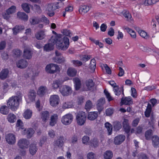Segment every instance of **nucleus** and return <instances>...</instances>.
Returning <instances> with one entry per match:
<instances>
[{
	"label": "nucleus",
	"instance_id": "nucleus-48",
	"mask_svg": "<svg viewBox=\"0 0 159 159\" xmlns=\"http://www.w3.org/2000/svg\"><path fill=\"white\" fill-rule=\"evenodd\" d=\"M26 133L27 138H30L34 133V131L32 128H30L28 129Z\"/></svg>",
	"mask_w": 159,
	"mask_h": 159
},
{
	"label": "nucleus",
	"instance_id": "nucleus-12",
	"mask_svg": "<svg viewBox=\"0 0 159 159\" xmlns=\"http://www.w3.org/2000/svg\"><path fill=\"white\" fill-rule=\"evenodd\" d=\"M123 127L126 133L128 134L130 132V127L129 125L128 120L124 119L122 123Z\"/></svg>",
	"mask_w": 159,
	"mask_h": 159
},
{
	"label": "nucleus",
	"instance_id": "nucleus-41",
	"mask_svg": "<svg viewBox=\"0 0 159 159\" xmlns=\"http://www.w3.org/2000/svg\"><path fill=\"white\" fill-rule=\"evenodd\" d=\"M138 32L140 36L145 39H148L149 38V35L144 30H139Z\"/></svg>",
	"mask_w": 159,
	"mask_h": 159
},
{
	"label": "nucleus",
	"instance_id": "nucleus-36",
	"mask_svg": "<svg viewBox=\"0 0 159 159\" xmlns=\"http://www.w3.org/2000/svg\"><path fill=\"white\" fill-rule=\"evenodd\" d=\"M151 111L152 105L151 104L148 103V104L147 108L144 112L145 115L146 117H149L150 116Z\"/></svg>",
	"mask_w": 159,
	"mask_h": 159
},
{
	"label": "nucleus",
	"instance_id": "nucleus-58",
	"mask_svg": "<svg viewBox=\"0 0 159 159\" xmlns=\"http://www.w3.org/2000/svg\"><path fill=\"white\" fill-rule=\"evenodd\" d=\"M114 110L113 109L111 108H109L106 109V113L107 116H110L111 115L113 112Z\"/></svg>",
	"mask_w": 159,
	"mask_h": 159
},
{
	"label": "nucleus",
	"instance_id": "nucleus-32",
	"mask_svg": "<svg viewBox=\"0 0 159 159\" xmlns=\"http://www.w3.org/2000/svg\"><path fill=\"white\" fill-rule=\"evenodd\" d=\"M76 70L74 68H69L67 71V75L70 77L75 76L76 74Z\"/></svg>",
	"mask_w": 159,
	"mask_h": 159
},
{
	"label": "nucleus",
	"instance_id": "nucleus-33",
	"mask_svg": "<svg viewBox=\"0 0 159 159\" xmlns=\"http://www.w3.org/2000/svg\"><path fill=\"white\" fill-rule=\"evenodd\" d=\"M35 144H31L30 148V153L32 155H34L36 153L38 148L36 146Z\"/></svg>",
	"mask_w": 159,
	"mask_h": 159
},
{
	"label": "nucleus",
	"instance_id": "nucleus-35",
	"mask_svg": "<svg viewBox=\"0 0 159 159\" xmlns=\"http://www.w3.org/2000/svg\"><path fill=\"white\" fill-rule=\"evenodd\" d=\"M49 114L48 111H43L41 113V118L45 122L49 118Z\"/></svg>",
	"mask_w": 159,
	"mask_h": 159
},
{
	"label": "nucleus",
	"instance_id": "nucleus-26",
	"mask_svg": "<svg viewBox=\"0 0 159 159\" xmlns=\"http://www.w3.org/2000/svg\"><path fill=\"white\" fill-rule=\"evenodd\" d=\"M50 125L51 126H53L57 123L58 119V116L57 114H54L51 116Z\"/></svg>",
	"mask_w": 159,
	"mask_h": 159
},
{
	"label": "nucleus",
	"instance_id": "nucleus-2",
	"mask_svg": "<svg viewBox=\"0 0 159 159\" xmlns=\"http://www.w3.org/2000/svg\"><path fill=\"white\" fill-rule=\"evenodd\" d=\"M22 99V95L19 91L16 93V95L10 98L8 100L7 105L12 111H15L18 108L20 102Z\"/></svg>",
	"mask_w": 159,
	"mask_h": 159
},
{
	"label": "nucleus",
	"instance_id": "nucleus-38",
	"mask_svg": "<svg viewBox=\"0 0 159 159\" xmlns=\"http://www.w3.org/2000/svg\"><path fill=\"white\" fill-rule=\"evenodd\" d=\"M8 121L10 123H14L16 120V116L13 113H10L7 117Z\"/></svg>",
	"mask_w": 159,
	"mask_h": 159
},
{
	"label": "nucleus",
	"instance_id": "nucleus-57",
	"mask_svg": "<svg viewBox=\"0 0 159 159\" xmlns=\"http://www.w3.org/2000/svg\"><path fill=\"white\" fill-rule=\"evenodd\" d=\"M92 102L89 100H88L86 102L85 104V108L87 110H89L92 108Z\"/></svg>",
	"mask_w": 159,
	"mask_h": 159
},
{
	"label": "nucleus",
	"instance_id": "nucleus-44",
	"mask_svg": "<svg viewBox=\"0 0 159 159\" xmlns=\"http://www.w3.org/2000/svg\"><path fill=\"white\" fill-rule=\"evenodd\" d=\"M122 127L121 123L119 121H115L114 123V129L115 131L119 130Z\"/></svg>",
	"mask_w": 159,
	"mask_h": 159
},
{
	"label": "nucleus",
	"instance_id": "nucleus-28",
	"mask_svg": "<svg viewBox=\"0 0 159 159\" xmlns=\"http://www.w3.org/2000/svg\"><path fill=\"white\" fill-rule=\"evenodd\" d=\"M50 74H54L56 72H59L60 71L59 67L56 64H52Z\"/></svg>",
	"mask_w": 159,
	"mask_h": 159
},
{
	"label": "nucleus",
	"instance_id": "nucleus-59",
	"mask_svg": "<svg viewBox=\"0 0 159 159\" xmlns=\"http://www.w3.org/2000/svg\"><path fill=\"white\" fill-rule=\"evenodd\" d=\"M104 93L108 101L110 102L113 100V98L111 96L110 93L107 91L105 90Z\"/></svg>",
	"mask_w": 159,
	"mask_h": 159
},
{
	"label": "nucleus",
	"instance_id": "nucleus-14",
	"mask_svg": "<svg viewBox=\"0 0 159 159\" xmlns=\"http://www.w3.org/2000/svg\"><path fill=\"white\" fill-rule=\"evenodd\" d=\"M105 102V100L103 98H101L98 100L97 107L98 111H100L102 110L103 109V105Z\"/></svg>",
	"mask_w": 159,
	"mask_h": 159
},
{
	"label": "nucleus",
	"instance_id": "nucleus-15",
	"mask_svg": "<svg viewBox=\"0 0 159 159\" xmlns=\"http://www.w3.org/2000/svg\"><path fill=\"white\" fill-rule=\"evenodd\" d=\"M9 71L7 69H2L0 72V78L2 80L6 79L8 76Z\"/></svg>",
	"mask_w": 159,
	"mask_h": 159
},
{
	"label": "nucleus",
	"instance_id": "nucleus-49",
	"mask_svg": "<svg viewBox=\"0 0 159 159\" xmlns=\"http://www.w3.org/2000/svg\"><path fill=\"white\" fill-rule=\"evenodd\" d=\"M16 7L14 6H12L6 11V12L9 14L10 15L15 12L16 10Z\"/></svg>",
	"mask_w": 159,
	"mask_h": 159
},
{
	"label": "nucleus",
	"instance_id": "nucleus-18",
	"mask_svg": "<svg viewBox=\"0 0 159 159\" xmlns=\"http://www.w3.org/2000/svg\"><path fill=\"white\" fill-rule=\"evenodd\" d=\"M64 81L60 79H57L53 81L52 84V87L54 89H57L60 88V85L62 84Z\"/></svg>",
	"mask_w": 159,
	"mask_h": 159
},
{
	"label": "nucleus",
	"instance_id": "nucleus-23",
	"mask_svg": "<svg viewBox=\"0 0 159 159\" xmlns=\"http://www.w3.org/2000/svg\"><path fill=\"white\" fill-rule=\"evenodd\" d=\"M152 143L154 148H157L159 145V138L157 136H154L152 138Z\"/></svg>",
	"mask_w": 159,
	"mask_h": 159
},
{
	"label": "nucleus",
	"instance_id": "nucleus-45",
	"mask_svg": "<svg viewBox=\"0 0 159 159\" xmlns=\"http://www.w3.org/2000/svg\"><path fill=\"white\" fill-rule=\"evenodd\" d=\"M30 22L32 25H35L38 24L40 21V18L38 17H34L30 19Z\"/></svg>",
	"mask_w": 159,
	"mask_h": 159
},
{
	"label": "nucleus",
	"instance_id": "nucleus-50",
	"mask_svg": "<svg viewBox=\"0 0 159 159\" xmlns=\"http://www.w3.org/2000/svg\"><path fill=\"white\" fill-rule=\"evenodd\" d=\"M157 2L156 0H145L143 4L145 6L151 5Z\"/></svg>",
	"mask_w": 159,
	"mask_h": 159
},
{
	"label": "nucleus",
	"instance_id": "nucleus-6",
	"mask_svg": "<svg viewBox=\"0 0 159 159\" xmlns=\"http://www.w3.org/2000/svg\"><path fill=\"white\" fill-rule=\"evenodd\" d=\"M59 91L62 95L67 96L71 93L72 90L70 87L64 85L60 87Z\"/></svg>",
	"mask_w": 159,
	"mask_h": 159
},
{
	"label": "nucleus",
	"instance_id": "nucleus-16",
	"mask_svg": "<svg viewBox=\"0 0 159 159\" xmlns=\"http://www.w3.org/2000/svg\"><path fill=\"white\" fill-rule=\"evenodd\" d=\"M55 7V5L52 4H49L48 6L47 9L49 12L48 14L50 16H52L54 15L53 11L56 9Z\"/></svg>",
	"mask_w": 159,
	"mask_h": 159
},
{
	"label": "nucleus",
	"instance_id": "nucleus-42",
	"mask_svg": "<svg viewBox=\"0 0 159 159\" xmlns=\"http://www.w3.org/2000/svg\"><path fill=\"white\" fill-rule=\"evenodd\" d=\"M105 159H111L113 157V153L110 151H107L104 154Z\"/></svg>",
	"mask_w": 159,
	"mask_h": 159
},
{
	"label": "nucleus",
	"instance_id": "nucleus-27",
	"mask_svg": "<svg viewBox=\"0 0 159 159\" xmlns=\"http://www.w3.org/2000/svg\"><path fill=\"white\" fill-rule=\"evenodd\" d=\"M98 116L97 112L95 111L90 112L88 115V118L90 120H95Z\"/></svg>",
	"mask_w": 159,
	"mask_h": 159
},
{
	"label": "nucleus",
	"instance_id": "nucleus-3",
	"mask_svg": "<svg viewBox=\"0 0 159 159\" xmlns=\"http://www.w3.org/2000/svg\"><path fill=\"white\" fill-rule=\"evenodd\" d=\"M86 117V115L84 112L80 111L76 116L77 124L80 125H83L85 122Z\"/></svg>",
	"mask_w": 159,
	"mask_h": 159
},
{
	"label": "nucleus",
	"instance_id": "nucleus-30",
	"mask_svg": "<svg viewBox=\"0 0 159 159\" xmlns=\"http://www.w3.org/2000/svg\"><path fill=\"white\" fill-rule=\"evenodd\" d=\"M32 115V111L30 109H27L25 111L23 114L24 117L26 119H30Z\"/></svg>",
	"mask_w": 159,
	"mask_h": 159
},
{
	"label": "nucleus",
	"instance_id": "nucleus-53",
	"mask_svg": "<svg viewBox=\"0 0 159 159\" xmlns=\"http://www.w3.org/2000/svg\"><path fill=\"white\" fill-rule=\"evenodd\" d=\"M13 56L14 57H19L21 54V51L19 49H14L12 51Z\"/></svg>",
	"mask_w": 159,
	"mask_h": 159
},
{
	"label": "nucleus",
	"instance_id": "nucleus-39",
	"mask_svg": "<svg viewBox=\"0 0 159 159\" xmlns=\"http://www.w3.org/2000/svg\"><path fill=\"white\" fill-rule=\"evenodd\" d=\"M9 89V86L7 83H5L3 84L2 89L1 91V93L3 95L6 93Z\"/></svg>",
	"mask_w": 159,
	"mask_h": 159
},
{
	"label": "nucleus",
	"instance_id": "nucleus-55",
	"mask_svg": "<svg viewBox=\"0 0 159 159\" xmlns=\"http://www.w3.org/2000/svg\"><path fill=\"white\" fill-rule=\"evenodd\" d=\"M17 127L18 128V129H24L23 124L20 120H18L17 121L16 125Z\"/></svg>",
	"mask_w": 159,
	"mask_h": 159
},
{
	"label": "nucleus",
	"instance_id": "nucleus-13",
	"mask_svg": "<svg viewBox=\"0 0 159 159\" xmlns=\"http://www.w3.org/2000/svg\"><path fill=\"white\" fill-rule=\"evenodd\" d=\"M28 65L27 60H18L16 62V65L17 67L20 69L26 68Z\"/></svg>",
	"mask_w": 159,
	"mask_h": 159
},
{
	"label": "nucleus",
	"instance_id": "nucleus-47",
	"mask_svg": "<svg viewBox=\"0 0 159 159\" xmlns=\"http://www.w3.org/2000/svg\"><path fill=\"white\" fill-rule=\"evenodd\" d=\"M21 7L23 10L27 13H29L30 11V8L28 4L26 3L22 4Z\"/></svg>",
	"mask_w": 159,
	"mask_h": 159
},
{
	"label": "nucleus",
	"instance_id": "nucleus-62",
	"mask_svg": "<svg viewBox=\"0 0 159 159\" xmlns=\"http://www.w3.org/2000/svg\"><path fill=\"white\" fill-rule=\"evenodd\" d=\"M55 53L56 55V59L60 60H62L64 58L63 56L57 51L55 52Z\"/></svg>",
	"mask_w": 159,
	"mask_h": 159
},
{
	"label": "nucleus",
	"instance_id": "nucleus-22",
	"mask_svg": "<svg viewBox=\"0 0 159 159\" xmlns=\"http://www.w3.org/2000/svg\"><path fill=\"white\" fill-rule=\"evenodd\" d=\"M24 29L25 28L24 26L16 25L12 29L13 34L14 35H16L18 33Z\"/></svg>",
	"mask_w": 159,
	"mask_h": 159
},
{
	"label": "nucleus",
	"instance_id": "nucleus-11",
	"mask_svg": "<svg viewBox=\"0 0 159 159\" xmlns=\"http://www.w3.org/2000/svg\"><path fill=\"white\" fill-rule=\"evenodd\" d=\"M54 43L51 41V38L48 43L45 44L43 46V50L46 52H49L54 49Z\"/></svg>",
	"mask_w": 159,
	"mask_h": 159
},
{
	"label": "nucleus",
	"instance_id": "nucleus-29",
	"mask_svg": "<svg viewBox=\"0 0 159 159\" xmlns=\"http://www.w3.org/2000/svg\"><path fill=\"white\" fill-rule=\"evenodd\" d=\"M36 94L34 90H31L30 91L28 94V98L29 100L32 102L35 100Z\"/></svg>",
	"mask_w": 159,
	"mask_h": 159
},
{
	"label": "nucleus",
	"instance_id": "nucleus-19",
	"mask_svg": "<svg viewBox=\"0 0 159 159\" xmlns=\"http://www.w3.org/2000/svg\"><path fill=\"white\" fill-rule=\"evenodd\" d=\"M32 53L30 49H25L24 51L23 57L26 59H30L32 56Z\"/></svg>",
	"mask_w": 159,
	"mask_h": 159
},
{
	"label": "nucleus",
	"instance_id": "nucleus-8",
	"mask_svg": "<svg viewBox=\"0 0 159 159\" xmlns=\"http://www.w3.org/2000/svg\"><path fill=\"white\" fill-rule=\"evenodd\" d=\"M59 98L57 95H53L50 96L49 101L50 104L52 107H56L58 105Z\"/></svg>",
	"mask_w": 159,
	"mask_h": 159
},
{
	"label": "nucleus",
	"instance_id": "nucleus-46",
	"mask_svg": "<svg viewBox=\"0 0 159 159\" xmlns=\"http://www.w3.org/2000/svg\"><path fill=\"white\" fill-rule=\"evenodd\" d=\"M86 85L88 90H90L94 85L93 81L92 80L89 79L86 82Z\"/></svg>",
	"mask_w": 159,
	"mask_h": 159
},
{
	"label": "nucleus",
	"instance_id": "nucleus-34",
	"mask_svg": "<svg viewBox=\"0 0 159 159\" xmlns=\"http://www.w3.org/2000/svg\"><path fill=\"white\" fill-rule=\"evenodd\" d=\"M89 144L91 146L94 148L97 147L99 145L98 139L96 138H93L90 141Z\"/></svg>",
	"mask_w": 159,
	"mask_h": 159
},
{
	"label": "nucleus",
	"instance_id": "nucleus-56",
	"mask_svg": "<svg viewBox=\"0 0 159 159\" xmlns=\"http://www.w3.org/2000/svg\"><path fill=\"white\" fill-rule=\"evenodd\" d=\"M123 16L127 20L130 21L131 20L132 16L128 11H125L124 13Z\"/></svg>",
	"mask_w": 159,
	"mask_h": 159
},
{
	"label": "nucleus",
	"instance_id": "nucleus-54",
	"mask_svg": "<svg viewBox=\"0 0 159 159\" xmlns=\"http://www.w3.org/2000/svg\"><path fill=\"white\" fill-rule=\"evenodd\" d=\"M152 131L151 129H149L146 132L145 136L147 140H148L150 139L152 135Z\"/></svg>",
	"mask_w": 159,
	"mask_h": 159
},
{
	"label": "nucleus",
	"instance_id": "nucleus-63",
	"mask_svg": "<svg viewBox=\"0 0 159 159\" xmlns=\"http://www.w3.org/2000/svg\"><path fill=\"white\" fill-rule=\"evenodd\" d=\"M118 70H119V72L118 74V75L120 77L123 76L125 74L124 70L120 67H119Z\"/></svg>",
	"mask_w": 159,
	"mask_h": 159
},
{
	"label": "nucleus",
	"instance_id": "nucleus-25",
	"mask_svg": "<svg viewBox=\"0 0 159 159\" xmlns=\"http://www.w3.org/2000/svg\"><path fill=\"white\" fill-rule=\"evenodd\" d=\"M75 84V87L76 90H78L80 88L81 83L80 80L77 78H75L73 79Z\"/></svg>",
	"mask_w": 159,
	"mask_h": 159
},
{
	"label": "nucleus",
	"instance_id": "nucleus-7",
	"mask_svg": "<svg viewBox=\"0 0 159 159\" xmlns=\"http://www.w3.org/2000/svg\"><path fill=\"white\" fill-rule=\"evenodd\" d=\"M29 142L26 139H19L17 142L19 147L22 149H25L28 148Z\"/></svg>",
	"mask_w": 159,
	"mask_h": 159
},
{
	"label": "nucleus",
	"instance_id": "nucleus-43",
	"mask_svg": "<svg viewBox=\"0 0 159 159\" xmlns=\"http://www.w3.org/2000/svg\"><path fill=\"white\" fill-rule=\"evenodd\" d=\"M113 90L115 92V94L116 95H120L121 93V91H122V93L124 95V89L123 86H121L120 89H119L118 87L116 88H114Z\"/></svg>",
	"mask_w": 159,
	"mask_h": 159
},
{
	"label": "nucleus",
	"instance_id": "nucleus-10",
	"mask_svg": "<svg viewBox=\"0 0 159 159\" xmlns=\"http://www.w3.org/2000/svg\"><path fill=\"white\" fill-rule=\"evenodd\" d=\"M125 136L122 134L116 136L114 139V143L116 145H119L121 144L125 140Z\"/></svg>",
	"mask_w": 159,
	"mask_h": 159
},
{
	"label": "nucleus",
	"instance_id": "nucleus-51",
	"mask_svg": "<svg viewBox=\"0 0 159 159\" xmlns=\"http://www.w3.org/2000/svg\"><path fill=\"white\" fill-rule=\"evenodd\" d=\"M96 60H91L90 67L91 70L94 71L96 68Z\"/></svg>",
	"mask_w": 159,
	"mask_h": 159
},
{
	"label": "nucleus",
	"instance_id": "nucleus-60",
	"mask_svg": "<svg viewBox=\"0 0 159 159\" xmlns=\"http://www.w3.org/2000/svg\"><path fill=\"white\" fill-rule=\"evenodd\" d=\"M103 67L105 68L107 73L108 74H111V70L108 65L106 64H103Z\"/></svg>",
	"mask_w": 159,
	"mask_h": 159
},
{
	"label": "nucleus",
	"instance_id": "nucleus-21",
	"mask_svg": "<svg viewBox=\"0 0 159 159\" xmlns=\"http://www.w3.org/2000/svg\"><path fill=\"white\" fill-rule=\"evenodd\" d=\"M35 36L38 40H42L45 38L46 35L44 32L41 30L37 32L35 34Z\"/></svg>",
	"mask_w": 159,
	"mask_h": 159
},
{
	"label": "nucleus",
	"instance_id": "nucleus-1",
	"mask_svg": "<svg viewBox=\"0 0 159 159\" xmlns=\"http://www.w3.org/2000/svg\"><path fill=\"white\" fill-rule=\"evenodd\" d=\"M51 41L56 44L57 48L62 50H66L68 47L69 41L68 38L66 37H62V35L57 34L51 37Z\"/></svg>",
	"mask_w": 159,
	"mask_h": 159
},
{
	"label": "nucleus",
	"instance_id": "nucleus-52",
	"mask_svg": "<svg viewBox=\"0 0 159 159\" xmlns=\"http://www.w3.org/2000/svg\"><path fill=\"white\" fill-rule=\"evenodd\" d=\"M78 138L76 134H74L73 136L71 139V143L73 144H75L77 143Z\"/></svg>",
	"mask_w": 159,
	"mask_h": 159
},
{
	"label": "nucleus",
	"instance_id": "nucleus-37",
	"mask_svg": "<svg viewBox=\"0 0 159 159\" xmlns=\"http://www.w3.org/2000/svg\"><path fill=\"white\" fill-rule=\"evenodd\" d=\"M105 126L107 131L108 135H111L112 132V125L107 122L105 123Z\"/></svg>",
	"mask_w": 159,
	"mask_h": 159
},
{
	"label": "nucleus",
	"instance_id": "nucleus-61",
	"mask_svg": "<svg viewBox=\"0 0 159 159\" xmlns=\"http://www.w3.org/2000/svg\"><path fill=\"white\" fill-rule=\"evenodd\" d=\"M48 135L51 138H54L55 136V132L52 129L49 130L48 132Z\"/></svg>",
	"mask_w": 159,
	"mask_h": 159
},
{
	"label": "nucleus",
	"instance_id": "nucleus-40",
	"mask_svg": "<svg viewBox=\"0 0 159 159\" xmlns=\"http://www.w3.org/2000/svg\"><path fill=\"white\" fill-rule=\"evenodd\" d=\"M0 112L2 114L7 115L9 112V109L6 106H2L0 108Z\"/></svg>",
	"mask_w": 159,
	"mask_h": 159
},
{
	"label": "nucleus",
	"instance_id": "nucleus-5",
	"mask_svg": "<svg viewBox=\"0 0 159 159\" xmlns=\"http://www.w3.org/2000/svg\"><path fill=\"white\" fill-rule=\"evenodd\" d=\"M73 116L70 113H68L63 116L61 119L62 123L65 125H68L72 121Z\"/></svg>",
	"mask_w": 159,
	"mask_h": 159
},
{
	"label": "nucleus",
	"instance_id": "nucleus-20",
	"mask_svg": "<svg viewBox=\"0 0 159 159\" xmlns=\"http://www.w3.org/2000/svg\"><path fill=\"white\" fill-rule=\"evenodd\" d=\"M17 17L20 19L25 21L28 20V16L25 13L19 12L17 14Z\"/></svg>",
	"mask_w": 159,
	"mask_h": 159
},
{
	"label": "nucleus",
	"instance_id": "nucleus-17",
	"mask_svg": "<svg viewBox=\"0 0 159 159\" xmlns=\"http://www.w3.org/2000/svg\"><path fill=\"white\" fill-rule=\"evenodd\" d=\"M121 105L123 104L129 105L133 103L132 98L131 97H125L124 98H121Z\"/></svg>",
	"mask_w": 159,
	"mask_h": 159
},
{
	"label": "nucleus",
	"instance_id": "nucleus-9",
	"mask_svg": "<svg viewBox=\"0 0 159 159\" xmlns=\"http://www.w3.org/2000/svg\"><path fill=\"white\" fill-rule=\"evenodd\" d=\"M5 139L6 142L9 144H13L16 141L15 135L13 134L10 133L6 135Z\"/></svg>",
	"mask_w": 159,
	"mask_h": 159
},
{
	"label": "nucleus",
	"instance_id": "nucleus-31",
	"mask_svg": "<svg viewBox=\"0 0 159 159\" xmlns=\"http://www.w3.org/2000/svg\"><path fill=\"white\" fill-rule=\"evenodd\" d=\"M47 91V89L46 87L41 86L39 89L37 91V94L40 96L44 95Z\"/></svg>",
	"mask_w": 159,
	"mask_h": 159
},
{
	"label": "nucleus",
	"instance_id": "nucleus-24",
	"mask_svg": "<svg viewBox=\"0 0 159 159\" xmlns=\"http://www.w3.org/2000/svg\"><path fill=\"white\" fill-rule=\"evenodd\" d=\"M91 7L89 6L84 5L80 6L79 9V11L81 14L87 13L90 9Z\"/></svg>",
	"mask_w": 159,
	"mask_h": 159
},
{
	"label": "nucleus",
	"instance_id": "nucleus-4",
	"mask_svg": "<svg viewBox=\"0 0 159 159\" xmlns=\"http://www.w3.org/2000/svg\"><path fill=\"white\" fill-rule=\"evenodd\" d=\"M65 141L64 137L60 135L57 139L54 141L53 143V149L55 150L58 148H61L64 145Z\"/></svg>",
	"mask_w": 159,
	"mask_h": 159
},
{
	"label": "nucleus",
	"instance_id": "nucleus-64",
	"mask_svg": "<svg viewBox=\"0 0 159 159\" xmlns=\"http://www.w3.org/2000/svg\"><path fill=\"white\" fill-rule=\"evenodd\" d=\"M72 63L75 66H80L82 64V62L79 60H72Z\"/></svg>",
	"mask_w": 159,
	"mask_h": 159
}]
</instances>
